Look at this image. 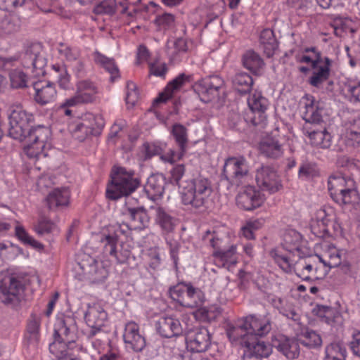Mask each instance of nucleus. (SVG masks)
<instances>
[{"label": "nucleus", "mask_w": 360, "mask_h": 360, "mask_svg": "<svg viewBox=\"0 0 360 360\" xmlns=\"http://www.w3.org/2000/svg\"><path fill=\"white\" fill-rule=\"evenodd\" d=\"M15 233L18 240L23 244L30 245L37 250L43 248V245L31 236L20 224L16 225L15 228Z\"/></svg>", "instance_id": "3c124183"}, {"label": "nucleus", "mask_w": 360, "mask_h": 360, "mask_svg": "<svg viewBox=\"0 0 360 360\" xmlns=\"http://www.w3.org/2000/svg\"><path fill=\"white\" fill-rule=\"evenodd\" d=\"M187 149L179 148V151H175L173 149L169 150L166 153L161 155V159L165 162H169L170 164H173L174 162L180 160L186 154Z\"/></svg>", "instance_id": "0e129e2a"}, {"label": "nucleus", "mask_w": 360, "mask_h": 360, "mask_svg": "<svg viewBox=\"0 0 360 360\" xmlns=\"http://www.w3.org/2000/svg\"><path fill=\"white\" fill-rule=\"evenodd\" d=\"M80 119L91 135L98 134L105 125L103 119L100 115L87 112Z\"/></svg>", "instance_id": "58836bf2"}, {"label": "nucleus", "mask_w": 360, "mask_h": 360, "mask_svg": "<svg viewBox=\"0 0 360 360\" xmlns=\"http://www.w3.org/2000/svg\"><path fill=\"white\" fill-rule=\"evenodd\" d=\"M311 144L321 148H329L332 144V136L324 128L309 132Z\"/></svg>", "instance_id": "79ce46f5"}, {"label": "nucleus", "mask_w": 360, "mask_h": 360, "mask_svg": "<svg viewBox=\"0 0 360 360\" xmlns=\"http://www.w3.org/2000/svg\"><path fill=\"white\" fill-rule=\"evenodd\" d=\"M60 57L68 62L76 61L80 56V51L76 47H71L66 44L60 43L57 47Z\"/></svg>", "instance_id": "864d4df0"}, {"label": "nucleus", "mask_w": 360, "mask_h": 360, "mask_svg": "<svg viewBox=\"0 0 360 360\" xmlns=\"http://www.w3.org/2000/svg\"><path fill=\"white\" fill-rule=\"evenodd\" d=\"M233 84L238 92L245 94L250 91L253 84V79L250 75L240 72L235 75Z\"/></svg>", "instance_id": "de8ad7c7"}, {"label": "nucleus", "mask_w": 360, "mask_h": 360, "mask_svg": "<svg viewBox=\"0 0 360 360\" xmlns=\"http://www.w3.org/2000/svg\"><path fill=\"white\" fill-rule=\"evenodd\" d=\"M155 24L160 31H166L174 26V16L170 13H163L156 17Z\"/></svg>", "instance_id": "13d9d810"}, {"label": "nucleus", "mask_w": 360, "mask_h": 360, "mask_svg": "<svg viewBox=\"0 0 360 360\" xmlns=\"http://www.w3.org/2000/svg\"><path fill=\"white\" fill-rule=\"evenodd\" d=\"M8 136L19 141H24L30 131V125L34 122V115L22 107L13 106L8 115Z\"/></svg>", "instance_id": "6e6552de"}, {"label": "nucleus", "mask_w": 360, "mask_h": 360, "mask_svg": "<svg viewBox=\"0 0 360 360\" xmlns=\"http://www.w3.org/2000/svg\"><path fill=\"white\" fill-rule=\"evenodd\" d=\"M331 60L325 57L321 58L320 53H316V58L312 61L313 72L309 79V83L315 87H321L323 83L333 85V82L329 79L330 75Z\"/></svg>", "instance_id": "4468645a"}, {"label": "nucleus", "mask_w": 360, "mask_h": 360, "mask_svg": "<svg viewBox=\"0 0 360 360\" xmlns=\"http://www.w3.org/2000/svg\"><path fill=\"white\" fill-rule=\"evenodd\" d=\"M262 336L254 335V338H250L248 343L245 346V352H250L252 354L259 356L261 358L268 357L272 352V347L271 345L259 340L258 338Z\"/></svg>", "instance_id": "2f4dec72"}, {"label": "nucleus", "mask_w": 360, "mask_h": 360, "mask_svg": "<svg viewBox=\"0 0 360 360\" xmlns=\"http://www.w3.org/2000/svg\"><path fill=\"white\" fill-rule=\"evenodd\" d=\"M308 255L307 250L304 251L300 247L294 248V257L297 256L300 257L299 260L296 261L294 264V271L296 275L304 281H309L311 279L310 276L306 274L305 264H307Z\"/></svg>", "instance_id": "a19ab883"}, {"label": "nucleus", "mask_w": 360, "mask_h": 360, "mask_svg": "<svg viewBox=\"0 0 360 360\" xmlns=\"http://www.w3.org/2000/svg\"><path fill=\"white\" fill-rule=\"evenodd\" d=\"M205 242L209 241L214 251L221 250L228 243L229 236L226 232L222 231H207L202 237Z\"/></svg>", "instance_id": "4c0bfd02"}, {"label": "nucleus", "mask_w": 360, "mask_h": 360, "mask_svg": "<svg viewBox=\"0 0 360 360\" xmlns=\"http://www.w3.org/2000/svg\"><path fill=\"white\" fill-rule=\"evenodd\" d=\"M80 105H85L79 97L75 94L73 96L66 98L56 107L57 112L60 115L71 117L74 108Z\"/></svg>", "instance_id": "c03bdc74"}, {"label": "nucleus", "mask_w": 360, "mask_h": 360, "mask_svg": "<svg viewBox=\"0 0 360 360\" xmlns=\"http://www.w3.org/2000/svg\"><path fill=\"white\" fill-rule=\"evenodd\" d=\"M22 60L23 67L27 70H30L34 77L44 74V68L46 65V60L41 54L27 51L24 53Z\"/></svg>", "instance_id": "bb28decb"}, {"label": "nucleus", "mask_w": 360, "mask_h": 360, "mask_svg": "<svg viewBox=\"0 0 360 360\" xmlns=\"http://www.w3.org/2000/svg\"><path fill=\"white\" fill-rule=\"evenodd\" d=\"M212 256L221 262L223 266L229 268L238 262L237 247L236 245H231L228 249L213 251Z\"/></svg>", "instance_id": "f704fd0d"}, {"label": "nucleus", "mask_w": 360, "mask_h": 360, "mask_svg": "<svg viewBox=\"0 0 360 360\" xmlns=\"http://www.w3.org/2000/svg\"><path fill=\"white\" fill-rule=\"evenodd\" d=\"M155 211V222L160 227L162 233L167 235L174 231L178 220L165 207L157 206Z\"/></svg>", "instance_id": "a878e982"}, {"label": "nucleus", "mask_w": 360, "mask_h": 360, "mask_svg": "<svg viewBox=\"0 0 360 360\" xmlns=\"http://www.w3.org/2000/svg\"><path fill=\"white\" fill-rule=\"evenodd\" d=\"M255 179L257 186L269 193H274L282 187L281 181L276 171L269 166H262L258 169Z\"/></svg>", "instance_id": "2eb2a0df"}, {"label": "nucleus", "mask_w": 360, "mask_h": 360, "mask_svg": "<svg viewBox=\"0 0 360 360\" xmlns=\"http://www.w3.org/2000/svg\"><path fill=\"white\" fill-rule=\"evenodd\" d=\"M91 345L92 347L100 354L105 353L108 348L112 347L110 342L108 339L102 340L96 338H92Z\"/></svg>", "instance_id": "774afa93"}, {"label": "nucleus", "mask_w": 360, "mask_h": 360, "mask_svg": "<svg viewBox=\"0 0 360 360\" xmlns=\"http://www.w3.org/2000/svg\"><path fill=\"white\" fill-rule=\"evenodd\" d=\"M273 346L276 347L288 359L292 357V352L290 350L291 346L290 340L284 336H279V339L273 341Z\"/></svg>", "instance_id": "052dcab7"}, {"label": "nucleus", "mask_w": 360, "mask_h": 360, "mask_svg": "<svg viewBox=\"0 0 360 360\" xmlns=\"http://www.w3.org/2000/svg\"><path fill=\"white\" fill-rule=\"evenodd\" d=\"M139 185L140 181L134 176L133 171L117 167L111 174V181L106 188V195L109 199L117 200L132 193Z\"/></svg>", "instance_id": "20e7f679"}, {"label": "nucleus", "mask_w": 360, "mask_h": 360, "mask_svg": "<svg viewBox=\"0 0 360 360\" xmlns=\"http://www.w3.org/2000/svg\"><path fill=\"white\" fill-rule=\"evenodd\" d=\"M25 278L19 274L5 276L0 280V300L7 305L20 302L25 288Z\"/></svg>", "instance_id": "1a4fd4ad"}, {"label": "nucleus", "mask_w": 360, "mask_h": 360, "mask_svg": "<svg viewBox=\"0 0 360 360\" xmlns=\"http://www.w3.org/2000/svg\"><path fill=\"white\" fill-rule=\"evenodd\" d=\"M40 319L32 316L27 321L26 331L24 335L25 343L30 346L36 347L39 341Z\"/></svg>", "instance_id": "473e14b6"}, {"label": "nucleus", "mask_w": 360, "mask_h": 360, "mask_svg": "<svg viewBox=\"0 0 360 360\" xmlns=\"http://www.w3.org/2000/svg\"><path fill=\"white\" fill-rule=\"evenodd\" d=\"M345 142L347 146L354 148L360 146V118H354L348 122Z\"/></svg>", "instance_id": "c9c22d12"}, {"label": "nucleus", "mask_w": 360, "mask_h": 360, "mask_svg": "<svg viewBox=\"0 0 360 360\" xmlns=\"http://www.w3.org/2000/svg\"><path fill=\"white\" fill-rule=\"evenodd\" d=\"M93 56L95 63L110 75L112 81L120 77V70L113 58H108L98 51L94 52Z\"/></svg>", "instance_id": "72a5a7b5"}, {"label": "nucleus", "mask_w": 360, "mask_h": 360, "mask_svg": "<svg viewBox=\"0 0 360 360\" xmlns=\"http://www.w3.org/2000/svg\"><path fill=\"white\" fill-rule=\"evenodd\" d=\"M75 94L84 104L94 103L101 92L99 85L90 79L78 80L75 84Z\"/></svg>", "instance_id": "4be33fe9"}, {"label": "nucleus", "mask_w": 360, "mask_h": 360, "mask_svg": "<svg viewBox=\"0 0 360 360\" xmlns=\"http://www.w3.org/2000/svg\"><path fill=\"white\" fill-rule=\"evenodd\" d=\"M158 334L165 338L180 336L183 333V327L175 316H162L155 323Z\"/></svg>", "instance_id": "aec40b11"}, {"label": "nucleus", "mask_w": 360, "mask_h": 360, "mask_svg": "<svg viewBox=\"0 0 360 360\" xmlns=\"http://www.w3.org/2000/svg\"><path fill=\"white\" fill-rule=\"evenodd\" d=\"M118 236L117 233L105 235L102 239L103 246V254L110 257L117 264H122L129 260L131 251L124 245H118Z\"/></svg>", "instance_id": "ddd939ff"}, {"label": "nucleus", "mask_w": 360, "mask_h": 360, "mask_svg": "<svg viewBox=\"0 0 360 360\" xmlns=\"http://www.w3.org/2000/svg\"><path fill=\"white\" fill-rule=\"evenodd\" d=\"M68 129L72 136L80 142L91 135L80 118L70 122Z\"/></svg>", "instance_id": "49530a36"}, {"label": "nucleus", "mask_w": 360, "mask_h": 360, "mask_svg": "<svg viewBox=\"0 0 360 360\" xmlns=\"http://www.w3.org/2000/svg\"><path fill=\"white\" fill-rule=\"evenodd\" d=\"M9 78L12 88L20 89L27 86V75L20 70H12L9 74Z\"/></svg>", "instance_id": "6e6d98bb"}, {"label": "nucleus", "mask_w": 360, "mask_h": 360, "mask_svg": "<svg viewBox=\"0 0 360 360\" xmlns=\"http://www.w3.org/2000/svg\"><path fill=\"white\" fill-rule=\"evenodd\" d=\"M123 339L126 347L135 352H141L146 347V339L140 333L139 325L134 321L125 325Z\"/></svg>", "instance_id": "412c9836"}, {"label": "nucleus", "mask_w": 360, "mask_h": 360, "mask_svg": "<svg viewBox=\"0 0 360 360\" xmlns=\"http://www.w3.org/2000/svg\"><path fill=\"white\" fill-rule=\"evenodd\" d=\"M139 99V92L136 84L132 82H128L127 84L126 103L127 105H134Z\"/></svg>", "instance_id": "338daca9"}, {"label": "nucleus", "mask_w": 360, "mask_h": 360, "mask_svg": "<svg viewBox=\"0 0 360 360\" xmlns=\"http://www.w3.org/2000/svg\"><path fill=\"white\" fill-rule=\"evenodd\" d=\"M50 74L56 79L61 89L70 90L71 89V77L65 65L60 63L51 65Z\"/></svg>", "instance_id": "7c9ffc66"}, {"label": "nucleus", "mask_w": 360, "mask_h": 360, "mask_svg": "<svg viewBox=\"0 0 360 360\" xmlns=\"http://www.w3.org/2000/svg\"><path fill=\"white\" fill-rule=\"evenodd\" d=\"M192 78V75L180 73L167 84L164 91L159 94V96L156 98L155 102L157 103L166 102L167 100L172 98L176 93L179 91L186 83L190 82Z\"/></svg>", "instance_id": "393cba45"}, {"label": "nucleus", "mask_w": 360, "mask_h": 360, "mask_svg": "<svg viewBox=\"0 0 360 360\" xmlns=\"http://www.w3.org/2000/svg\"><path fill=\"white\" fill-rule=\"evenodd\" d=\"M149 223V218L146 212L141 210H132L130 215L129 229L142 230Z\"/></svg>", "instance_id": "09e8293b"}, {"label": "nucleus", "mask_w": 360, "mask_h": 360, "mask_svg": "<svg viewBox=\"0 0 360 360\" xmlns=\"http://www.w3.org/2000/svg\"><path fill=\"white\" fill-rule=\"evenodd\" d=\"M265 195L254 186H248L236 198V205L245 211L254 210L262 205Z\"/></svg>", "instance_id": "f3484780"}, {"label": "nucleus", "mask_w": 360, "mask_h": 360, "mask_svg": "<svg viewBox=\"0 0 360 360\" xmlns=\"http://www.w3.org/2000/svg\"><path fill=\"white\" fill-rule=\"evenodd\" d=\"M243 63L245 68L255 73L259 72L264 65L261 57L253 51H248L243 55Z\"/></svg>", "instance_id": "a18cd8bd"}, {"label": "nucleus", "mask_w": 360, "mask_h": 360, "mask_svg": "<svg viewBox=\"0 0 360 360\" xmlns=\"http://www.w3.org/2000/svg\"><path fill=\"white\" fill-rule=\"evenodd\" d=\"M172 134L179 146V148L187 149V143L188 141L187 130L185 127L180 124H175L172 127Z\"/></svg>", "instance_id": "603ef678"}, {"label": "nucleus", "mask_w": 360, "mask_h": 360, "mask_svg": "<svg viewBox=\"0 0 360 360\" xmlns=\"http://www.w3.org/2000/svg\"><path fill=\"white\" fill-rule=\"evenodd\" d=\"M271 329L269 321L250 315L237 326L229 325L226 334L232 344L245 347L250 338H254V335H265Z\"/></svg>", "instance_id": "f03ea898"}, {"label": "nucleus", "mask_w": 360, "mask_h": 360, "mask_svg": "<svg viewBox=\"0 0 360 360\" xmlns=\"http://www.w3.org/2000/svg\"><path fill=\"white\" fill-rule=\"evenodd\" d=\"M212 192L211 183L206 178H196L183 186L181 201L186 205L200 207L205 205Z\"/></svg>", "instance_id": "39448f33"}, {"label": "nucleus", "mask_w": 360, "mask_h": 360, "mask_svg": "<svg viewBox=\"0 0 360 360\" xmlns=\"http://www.w3.org/2000/svg\"><path fill=\"white\" fill-rule=\"evenodd\" d=\"M54 341L49 345L50 352L58 359L70 356V347L77 338V325L72 315L58 314L54 323Z\"/></svg>", "instance_id": "f257e3e1"}, {"label": "nucleus", "mask_w": 360, "mask_h": 360, "mask_svg": "<svg viewBox=\"0 0 360 360\" xmlns=\"http://www.w3.org/2000/svg\"><path fill=\"white\" fill-rule=\"evenodd\" d=\"M317 257L324 266H328L330 269L336 267L341 263L339 251L334 247L330 248L323 255H317Z\"/></svg>", "instance_id": "8fccbe9b"}, {"label": "nucleus", "mask_w": 360, "mask_h": 360, "mask_svg": "<svg viewBox=\"0 0 360 360\" xmlns=\"http://www.w3.org/2000/svg\"><path fill=\"white\" fill-rule=\"evenodd\" d=\"M56 224L46 217H41L34 226V231L39 235L53 232L56 229Z\"/></svg>", "instance_id": "4d7b16f0"}, {"label": "nucleus", "mask_w": 360, "mask_h": 360, "mask_svg": "<svg viewBox=\"0 0 360 360\" xmlns=\"http://www.w3.org/2000/svg\"><path fill=\"white\" fill-rule=\"evenodd\" d=\"M223 174L231 184L239 186L248 176V166L243 157H231L226 160Z\"/></svg>", "instance_id": "9b49d317"}, {"label": "nucleus", "mask_w": 360, "mask_h": 360, "mask_svg": "<svg viewBox=\"0 0 360 360\" xmlns=\"http://www.w3.org/2000/svg\"><path fill=\"white\" fill-rule=\"evenodd\" d=\"M164 189L165 179L159 175L150 176L144 186V191L147 197L152 200H155L160 198L164 193Z\"/></svg>", "instance_id": "c85d7f7f"}, {"label": "nucleus", "mask_w": 360, "mask_h": 360, "mask_svg": "<svg viewBox=\"0 0 360 360\" xmlns=\"http://www.w3.org/2000/svg\"><path fill=\"white\" fill-rule=\"evenodd\" d=\"M259 151L267 158H278L283 153V146L277 139L273 137H266L259 143Z\"/></svg>", "instance_id": "c756f323"}, {"label": "nucleus", "mask_w": 360, "mask_h": 360, "mask_svg": "<svg viewBox=\"0 0 360 360\" xmlns=\"http://www.w3.org/2000/svg\"><path fill=\"white\" fill-rule=\"evenodd\" d=\"M297 344L307 347H316L321 345L322 340L319 334L314 330L305 329L304 332L297 334L296 338Z\"/></svg>", "instance_id": "37998d69"}, {"label": "nucleus", "mask_w": 360, "mask_h": 360, "mask_svg": "<svg viewBox=\"0 0 360 360\" xmlns=\"http://www.w3.org/2000/svg\"><path fill=\"white\" fill-rule=\"evenodd\" d=\"M331 198L339 205L355 207L360 202L354 180L341 173L331 174L328 180Z\"/></svg>", "instance_id": "7ed1b4c3"}, {"label": "nucleus", "mask_w": 360, "mask_h": 360, "mask_svg": "<svg viewBox=\"0 0 360 360\" xmlns=\"http://www.w3.org/2000/svg\"><path fill=\"white\" fill-rule=\"evenodd\" d=\"M292 251V236L291 234V229H288L282 234L281 247L271 252V255L274 258L275 262L285 272H290L292 271L290 259L288 255H290Z\"/></svg>", "instance_id": "dca6fc26"}, {"label": "nucleus", "mask_w": 360, "mask_h": 360, "mask_svg": "<svg viewBox=\"0 0 360 360\" xmlns=\"http://www.w3.org/2000/svg\"><path fill=\"white\" fill-rule=\"evenodd\" d=\"M116 6V0H103L95 6L94 11L96 14H112Z\"/></svg>", "instance_id": "680f3d73"}, {"label": "nucleus", "mask_w": 360, "mask_h": 360, "mask_svg": "<svg viewBox=\"0 0 360 360\" xmlns=\"http://www.w3.org/2000/svg\"><path fill=\"white\" fill-rule=\"evenodd\" d=\"M298 110L301 117L307 122L320 124L323 121V108L315 103V100L311 95H305L300 99Z\"/></svg>", "instance_id": "a211bd4d"}, {"label": "nucleus", "mask_w": 360, "mask_h": 360, "mask_svg": "<svg viewBox=\"0 0 360 360\" xmlns=\"http://www.w3.org/2000/svg\"><path fill=\"white\" fill-rule=\"evenodd\" d=\"M192 89L201 102L208 103L219 100L224 94L225 83L218 75L208 76L194 82Z\"/></svg>", "instance_id": "0eeeda50"}, {"label": "nucleus", "mask_w": 360, "mask_h": 360, "mask_svg": "<svg viewBox=\"0 0 360 360\" xmlns=\"http://www.w3.org/2000/svg\"><path fill=\"white\" fill-rule=\"evenodd\" d=\"M319 171L314 162H303L298 170V176L302 179H307L319 176Z\"/></svg>", "instance_id": "5fc2aeb1"}, {"label": "nucleus", "mask_w": 360, "mask_h": 360, "mask_svg": "<svg viewBox=\"0 0 360 360\" xmlns=\"http://www.w3.org/2000/svg\"><path fill=\"white\" fill-rule=\"evenodd\" d=\"M84 319L86 324L91 328V335H95L96 333L104 326L107 319V313L100 304L94 303L88 306Z\"/></svg>", "instance_id": "5701e85b"}, {"label": "nucleus", "mask_w": 360, "mask_h": 360, "mask_svg": "<svg viewBox=\"0 0 360 360\" xmlns=\"http://www.w3.org/2000/svg\"><path fill=\"white\" fill-rule=\"evenodd\" d=\"M259 41L264 53L267 57H271L278 48L273 30L271 29L263 30L260 34Z\"/></svg>", "instance_id": "e433bc0d"}, {"label": "nucleus", "mask_w": 360, "mask_h": 360, "mask_svg": "<svg viewBox=\"0 0 360 360\" xmlns=\"http://www.w3.org/2000/svg\"><path fill=\"white\" fill-rule=\"evenodd\" d=\"M171 298L187 308H195L203 302L202 292L191 285L179 283L169 289Z\"/></svg>", "instance_id": "9d476101"}, {"label": "nucleus", "mask_w": 360, "mask_h": 360, "mask_svg": "<svg viewBox=\"0 0 360 360\" xmlns=\"http://www.w3.org/2000/svg\"><path fill=\"white\" fill-rule=\"evenodd\" d=\"M248 104L252 113H257L258 117L254 116L250 121L255 126L264 125L266 121L265 111L269 106L268 100L262 95V93L255 91L250 95Z\"/></svg>", "instance_id": "6ab92c4d"}, {"label": "nucleus", "mask_w": 360, "mask_h": 360, "mask_svg": "<svg viewBox=\"0 0 360 360\" xmlns=\"http://www.w3.org/2000/svg\"><path fill=\"white\" fill-rule=\"evenodd\" d=\"M185 340L187 349L192 352H205L212 345L211 334L204 327L188 330L186 334Z\"/></svg>", "instance_id": "f8f14e48"}, {"label": "nucleus", "mask_w": 360, "mask_h": 360, "mask_svg": "<svg viewBox=\"0 0 360 360\" xmlns=\"http://www.w3.org/2000/svg\"><path fill=\"white\" fill-rule=\"evenodd\" d=\"M34 101L40 105H46L53 101L57 96L55 85L49 81H37L33 84Z\"/></svg>", "instance_id": "b1692460"}, {"label": "nucleus", "mask_w": 360, "mask_h": 360, "mask_svg": "<svg viewBox=\"0 0 360 360\" xmlns=\"http://www.w3.org/2000/svg\"><path fill=\"white\" fill-rule=\"evenodd\" d=\"M70 191L66 188L52 190L46 196V201L50 210L66 207L69 205Z\"/></svg>", "instance_id": "cd10ccee"}, {"label": "nucleus", "mask_w": 360, "mask_h": 360, "mask_svg": "<svg viewBox=\"0 0 360 360\" xmlns=\"http://www.w3.org/2000/svg\"><path fill=\"white\" fill-rule=\"evenodd\" d=\"M50 129L44 125L32 127L24 139L26 141L24 153L29 158L38 159L41 155L46 157V151L50 147Z\"/></svg>", "instance_id": "423d86ee"}, {"label": "nucleus", "mask_w": 360, "mask_h": 360, "mask_svg": "<svg viewBox=\"0 0 360 360\" xmlns=\"http://www.w3.org/2000/svg\"><path fill=\"white\" fill-rule=\"evenodd\" d=\"M20 27V18L14 14H6L0 18V37L12 34Z\"/></svg>", "instance_id": "ea45409f"}, {"label": "nucleus", "mask_w": 360, "mask_h": 360, "mask_svg": "<svg viewBox=\"0 0 360 360\" xmlns=\"http://www.w3.org/2000/svg\"><path fill=\"white\" fill-rule=\"evenodd\" d=\"M347 96L350 102L360 103V82H350L347 85Z\"/></svg>", "instance_id": "69168bd1"}, {"label": "nucleus", "mask_w": 360, "mask_h": 360, "mask_svg": "<svg viewBox=\"0 0 360 360\" xmlns=\"http://www.w3.org/2000/svg\"><path fill=\"white\" fill-rule=\"evenodd\" d=\"M346 349L340 342H334L330 344L326 348V356L325 357H340L345 358L346 356Z\"/></svg>", "instance_id": "e2e57ef3"}, {"label": "nucleus", "mask_w": 360, "mask_h": 360, "mask_svg": "<svg viewBox=\"0 0 360 360\" xmlns=\"http://www.w3.org/2000/svg\"><path fill=\"white\" fill-rule=\"evenodd\" d=\"M162 151L160 144L156 142H146L141 147V153L144 159H150L155 155H160Z\"/></svg>", "instance_id": "bf43d9fd"}]
</instances>
